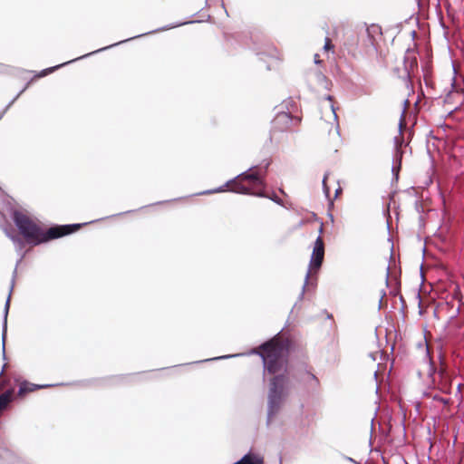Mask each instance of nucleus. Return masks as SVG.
I'll list each match as a JSON object with an SVG mask.
<instances>
[{
	"label": "nucleus",
	"mask_w": 464,
	"mask_h": 464,
	"mask_svg": "<svg viewBox=\"0 0 464 464\" xmlns=\"http://www.w3.org/2000/svg\"><path fill=\"white\" fill-rule=\"evenodd\" d=\"M12 218L23 237L34 246L70 235L78 230L81 227L93 222L90 221L84 223L54 226L50 227L46 232H44L26 215L18 210L13 212Z\"/></svg>",
	"instance_id": "f257e3e1"
},
{
	"label": "nucleus",
	"mask_w": 464,
	"mask_h": 464,
	"mask_svg": "<svg viewBox=\"0 0 464 464\" xmlns=\"http://www.w3.org/2000/svg\"><path fill=\"white\" fill-rule=\"evenodd\" d=\"M286 378L282 375H276L269 383L267 393V407L266 424L270 427L275 418L278 415L284 401V390Z\"/></svg>",
	"instance_id": "f03ea898"
},
{
	"label": "nucleus",
	"mask_w": 464,
	"mask_h": 464,
	"mask_svg": "<svg viewBox=\"0 0 464 464\" xmlns=\"http://www.w3.org/2000/svg\"><path fill=\"white\" fill-rule=\"evenodd\" d=\"M260 348L264 353L252 351V353H257L262 358L264 368L269 373L277 372L282 367V349L279 345L276 344L273 341L264 343Z\"/></svg>",
	"instance_id": "7ed1b4c3"
},
{
	"label": "nucleus",
	"mask_w": 464,
	"mask_h": 464,
	"mask_svg": "<svg viewBox=\"0 0 464 464\" xmlns=\"http://www.w3.org/2000/svg\"><path fill=\"white\" fill-rule=\"evenodd\" d=\"M187 24V22L179 23V24H174V25H167V26H164V27H161V28H158V29H155V30H152V31H150V32L144 33V34H140L135 35V36L130 37V38H128V39H126V40L120 41V42H118V43H115V44H110V45H108V46H105V47L100 48V49H98V50H95V51H93V52H91V53H86V54H84V55H82V56H80V57H78V58L72 59V60H71V61H68V62L63 63H61V64H58V65H55V66H53V67H50V68H46V69H44V70L41 71V72H39L38 76H40V77H44V76L47 75L48 73L53 72V71H55L56 69L61 68V67H63V66H64V65H66V64H69V63H73V62L78 61V60H81V59H84V58H86V57H88V56H91V55H92V54H94V53L103 52V51H105V50H107V49L112 48V47H114V46H117V45H119V44H123V43H125V42L130 41V40H132V39H136V38H139V37H142V36H144V35H147V34H154V33H157V32H160V31L171 29V28H174V27H177V26H180V25H183V24Z\"/></svg>",
	"instance_id": "20e7f679"
},
{
	"label": "nucleus",
	"mask_w": 464,
	"mask_h": 464,
	"mask_svg": "<svg viewBox=\"0 0 464 464\" xmlns=\"http://www.w3.org/2000/svg\"><path fill=\"white\" fill-rule=\"evenodd\" d=\"M324 243L322 237L318 236L314 243L313 251L309 262V267L305 274L304 283L303 285L302 291L299 295V299H303L304 297L305 287L310 277L311 270H318L321 267L324 261Z\"/></svg>",
	"instance_id": "39448f33"
},
{
	"label": "nucleus",
	"mask_w": 464,
	"mask_h": 464,
	"mask_svg": "<svg viewBox=\"0 0 464 464\" xmlns=\"http://www.w3.org/2000/svg\"><path fill=\"white\" fill-rule=\"evenodd\" d=\"M255 168V166L253 167H250L249 169H247L246 171H243L241 173H239L237 176H236L235 178L227 180L224 185L218 187V188H216L214 189H208V190H206V191H203V192H200L198 193L199 195H202V194H212V193H219V192H223L225 191V188L229 185V184H232L233 182H235V180H237V179H240L242 180H250V181H253L255 183V185L256 187H260V188H264L265 187V182L264 180L258 177V175L256 173H248V171H250L251 169H253Z\"/></svg>",
	"instance_id": "423d86ee"
},
{
	"label": "nucleus",
	"mask_w": 464,
	"mask_h": 464,
	"mask_svg": "<svg viewBox=\"0 0 464 464\" xmlns=\"http://www.w3.org/2000/svg\"><path fill=\"white\" fill-rule=\"evenodd\" d=\"M15 274H16V267L14 268V276H13L12 284L10 286L9 295L7 296V299L5 301V307H4V321H3V326H2V356H3V359H5V335H6V331H7V316H8V311H9V307H10L11 293L13 291L14 284Z\"/></svg>",
	"instance_id": "0eeeda50"
},
{
	"label": "nucleus",
	"mask_w": 464,
	"mask_h": 464,
	"mask_svg": "<svg viewBox=\"0 0 464 464\" xmlns=\"http://www.w3.org/2000/svg\"><path fill=\"white\" fill-rule=\"evenodd\" d=\"M234 183H235V186L231 189V191H233V192L239 193V194H244V195H254V196H256V197H259V198L266 197V195H265L263 190H258V191L252 192L249 188L246 187L245 185L241 184L240 182H236L235 181Z\"/></svg>",
	"instance_id": "6e6552de"
},
{
	"label": "nucleus",
	"mask_w": 464,
	"mask_h": 464,
	"mask_svg": "<svg viewBox=\"0 0 464 464\" xmlns=\"http://www.w3.org/2000/svg\"><path fill=\"white\" fill-rule=\"evenodd\" d=\"M233 464H264V459L257 454L248 452Z\"/></svg>",
	"instance_id": "1a4fd4ad"
},
{
	"label": "nucleus",
	"mask_w": 464,
	"mask_h": 464,
	"mask_svg": "<svg viewBox=\"0 0 464 464\" xmlns=\"http://www.w3.org/2000/svg\"><path fill=\"white\" fill-rule=\"evenodd\" d=\"M51 386H52V384L38 385V384L30 383V382L24 381L19 386L18 395H23L26 392H34L37 389H43V388H47V387H51Z\"/></svg>",
	"instance_id": "9d476101"
},
{
	"label": "nucleus",
	"mask_w": 464,
	"mask_h": 464,
	"mask_svg": "<svg viewBox=\"0 0 464 464\" xmlns=\"http://www.w3.org/2000/svg\"><path fill=\"white\" fill-rule=\"evenodd\" d=\"M4 231H5L6 237H9L13 241L15 250L18 253H22V251L24 247V240L21 237H19L18 236H14L11 233H9L7 228H5Z\"/></svg>",
	"instance_id": "9b49d317"
},
{
	"label": "nucleus",
	"mask_w": 464,
	"mask_h": 464,
	"mask_svg": "<svg viewBox=\"0 0 464 464\" xmlns=\"http://www.w3.org/2000/svg\"><path fill=\"white\" fill-rule=\"evenodd\" d=\"M12 399L13 392L11 390H7L0 394V411L7 407V405L12 401Z\"/></svg>",
	"instance_id": "f8f14e48"
},
{
	"label": "nucleus",
	"mask_w": 464,
	"mask_h": 464,
	"mask_svg": "<svg viewBox=\"0 0 464 464\" xmlns=\"http://www.w3.org/2000/svg\"><path fill=\"white\" fill-rule=\"evenodd\" d=\"M306 375H307V382L310 383L311 385H313L314 387H318L319 386V380L317 379V377L310 372H306Z\"/></svg>",
	"instance_id": "ddd939ff"
},
{
	"label": "nucleus",
	"mask_w": 464,
	"mask_h": 464,
	"mask_svg": "<svg viewBox=\"0 0 464 464\" xmlns=\"http://www.w3.org/2000/svg\"><path fill=\"white\" fill-rule=\"evenodd\" d=\"M240 355H242V354L241 353H237V354H229V355L218 356V357H215V358H212V359L204 360L203 362H208V361H212V360H224V359H228V358H232V357H237V356H240Z\"/></svg>",
	"instance_id": "4468645a"
},
{
	"label": "nucleus",
	"mask_w": 464,
	"mask_h": 464,
	"mask_svg": "<svg viewBox=\"0 0 464 464\" xmlns=\"http://www.w3.org/2000/svg\"><path fill=\"white\" fill-rule=\"evenodd\" d=\"M326 179H327V174H324V178H323V180H322V183H323V189H324V192L325 193L326 196L329 195V192H330V189L329 188L326 186Z\"/></svg>",
	"instance_id": "2eb2a0df"
},
{
	"label": "nucleus",
	"mask_w": 464,
	"mask_h": 464,
	"mask_svg": "<svg viewBox=\"0 0 464 464\" xmlns=\"http://www.w3.org/2000/svg\"><path fill=\"white\" fill-rule=\"evenodd\" d=\"M277 120H283L288 123L291 121V117L288 113L283 112L277 116Z\"/></svg>",
	"instance_id": "dca6fc26"
},
{
	"label": "nucleus",
	"mask_w": 464,
	"mask_h": 464,
	"mask_svg": "<svg viewBox=\"0 0 464 464\" xmlns=\"http://www.w3.org/2000/svg\"><path fill=\"white\" fill-rule=\"evenodd\" d=\"M315 75H316V78H317V81L321 83H324L326 82V77L325 75H324L321 72H315Z\"/></svg>",
	"instance_id": "f3484780"
},
{
	"label": "nucleus",
	"mask_w": 464,
	"mask_h": 464,
	"mask_svg": "<svg viewBox=\"0 0 464 464\" xmlns=\"http://www.w3.org/2000/svg\"><path fill=\"white\" fill-rule=\"evenodd\" d=\"M26 89V86L22 89L14 97V99L7 104L5 111L14 102V101L20 96V94Z\"/></svg>",
	"instance_id": "a211bd4d"
},
{
	"label": "nucleus",
	"mask_w": 464,
	"mask_h": 464,
	"mask_svg": "<svg viewBox=\"0 0 464 464\" xmlns=\"http://www.w3.org/2000/svg\"><path fill=\"white\" fill-rule=\"evenodd\" d=\"M333 48V45L331 44V42L328 38L325 39V43H324V50H329Z\"/></svg>",
	"instance_id": "6ab92c4d"
},
{
	"label": "nucleus",
	"mask_w": 464,
	"mask_h": 464,
	"mask_svg": "<svg viewBox=\"0 0 464 464\" xmlns=\"http://www.w3.org/2000/svg\"><path fill=\"white\" fill-rule=\"evenodd\" d=\"M343 459H344L345 460H347V461H349V462H352V463H353V464H361L360 462H358V461L354 460V459H353V458H351V457H347V456H343Z\"/></svg>",
	"instance_id": "aec40b11"
},
{
	"label": "nucleus",
	"mask_w": 464,
	"mask_h": 464,
	"mask_svg": "<svg viewBox=\"0 0 464 464\" xmlns=\"http://www.w3.org/2000/svg\"><path fill=\"white\" fill-rule=\"evenodd\" d=\"M314 62L315 64H319V63H322V61L319 59V55L317 53L314 54Z\"/></svg>",
	"instance_id": "412c9836"
},
{
	"label": "nucleus",
	"mask_w": 464,
	"mask_h": 464,
	"mask_svg": "<svg viewBox=\"0 0 464 464\" xmlns=\"http://www.w3.org/2000/svg\"><path fill=\"white\" fill-rule=\"evenodd\" d=\"M331 108H332V111H333V113H334V120L336 121L337 120V115L335 113V110H334V105H331Z\"/></svg>",
	"instance_id": "4be33fe9"
},
{
	"label": "nucleus",
	"mask_w": 464,
	"mask_h": 464,
	"mask_svg": "<svg viewBox=\"0 0 464 464\" xmlns=\"http://www.w3.org/2000/svg\"><path fill=\"white\" fill-rule=\"evenodd\" d=\"M388 279H389V267H387V271H386V285H388Z\"/></svg>",
	"instance_id": "5701e85b"
},
{
	"label": "nucleus",
	"mask_w": 464,
	"mask_h": 464,
	"mask_svg": "<svg viewBox=\"0 0 464 464\" xmlns=\"http://www.w3.org/2000/svg\"><path fill=\"white\" fill-rule=\"evenodd\" d=\"M318 232H319V236H321V234L323 233V223H321Z\"/></svg>",
	"instance_id": "b1692460"
},
{
	"label": "nucleus",
	"mask_w": 464,
	"mask_h": 464,
	"mask_svg": "<svg viewBox=\"0 0 464 464\" xmlns=\"http://www.w3.org/2000/svg\"><path fill=\"white\" fill-rule=\"evenodd\" d=\"M326 99H327L328 101H332V100H333V97H332L331 95H328V96L326 97Z\"/></svg>",
	"instance_id": "393cba45"
},
{
	"label": "nucleus",
	"mask_w": 464,
	"mask_h": 464,
	"mask_svg": "<svg viewBox=\"0 0 464 464\" xmlns=\"http://www.w3.org/2000/svg\"><path fill=\"white\" fill-rule=\"evenodd\" d=\"M401 128H402V122L401 121L400 124H399V130L400 131L401 130Z\"/></svg>",
	"instance_id": "a878e982"
},
{
	"label": "nucleus",
	"mask_w": 464,
	"mask_h": 464,
	"mask_svg": "<svg viewBox=\"0 0 464 464\" xmlns=\"http://www.w3.org/2000/svg\"><path fill=\"white\" fill-rule=\"evenodd\" d=\"M22 258H24V255L23 254H21L20 259L18 260L17 264L22 260Z\"/></svg>",
	"instance_id": "bb28decb"
},
{
	"label": "nucleus",
	"mask_w": 464,
	"mask_h": 464,
	"mask_svg": "<svg viewBox=\"0 0 464 464\" xmlns=\"http://www.w3.org/2000/svg\"><path fill=\"white\" fill-rule=\"evenodd\" d=\"M5 367V365H4V366H3V369H2V371H1V372H0V376H1V375H2V373H3Z\"/></svg>",
	"instance_id": "cd10ccee"
},
{
	"label": "nucleus",
	"mask_w": 464,
	"mask_h": 464,
	"mask_svg": "<svg viewBox=\"0 0 464 464\" xmlns=\"http://www.w3.org/2000/svg\"><path fill=\"white\" fill-rule=\"evenodd\" d=\"M370 356L372 358V360H375V357L372 353H370Z\"/></svg>",
	"instance_id": "c85d7f7f"
}]
</instances>
